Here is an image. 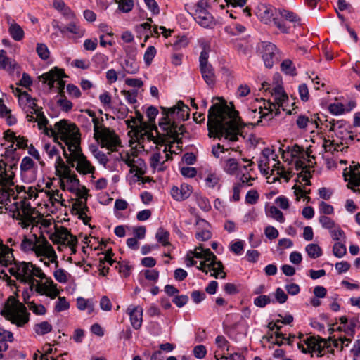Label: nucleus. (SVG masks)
Returning <instances> with one entry per match:
<instances>
[{"label": "nucleus", "mask_w": 360, "mask_h": 360, "mask_svg": "<svg viewBox=\"0 0 360 360\" xmlns=\"http://www.w3.org/2000/svg\"><path fill=\"white\" fill-rule=\"evenodd\" d=\"M238 112L230 109L226 104H213L208 110L207 129L210 137H224L230 142L238 140L240 127Z\"/></svg>", "instance_id": "1"}, {"label": "nucleus", "mask_w": 360, "mask_h": 360, "mask_svg": "<svg viewBox=\"0 0 360 360\" xmlns=\"http://www.w3.org/2000/svg\"><path fill=\"white\" fill-rule=\"evenodd\" d=\"M8 32L11 37L17 41H19L22 40L24 37V31L22 28L16 22H15L13 20L10 24L9 28H8Z\"/></svg>", "instance_id": "33"}, {"label": "nucleus", "mask_w": 360, "mask_h": 360, "mask_svg": "<svg viewBox=\"0 0 360 360\" xmlns=\"http://www.w3.org/2000/svg\"><path fill=\"white\" fill-rule=\"evenodd\" d=\"M16 91L18 93V103L20 107L26 111L27 108L30 109L31 114H35V111L42 110V108H39L37 105L36 98H32L26 91L20 92V89H16Z\"/></svg>", "instance_id": "15"}, {"label": "nucleus", "mask_w": 360, "mask_h": 360, "mask_svg": "<svg viewBox=\"0 0 360 360\" xmlns=\"http://www.w3.org/2000/svg\"><path fill=\"white\" fill-rule=\"evenodd\" d=\"M36 115V122L38 124V127L39 129H44V133L47 135H50V128H48L46 126L49 123L47 118L45 117L44 112L41 110L39 111H35Z\"/></svg>", "instance_id": "34"}, {"label": "nucleus", "mask_w": 360, "mask_h": 360, "mask_svg": "<svg viewBox=\"0 0 360 360\" xmlns=\"http://www.w3.org/2000/svg\"><path fill=\"white\" fill-rule=\"evenodd\" d=\"M0 314L12 323L21 327L29 321L26 307L13 296H9Z\"/></svg>", "instance_id": "4"}, {"label": "nucleus", "mask_w": 360, "mask_h": 360, "mask_svg": "<svg viewBox=\"0 0 360 360\" xmlns=\"http://www.w3.org/2000/svg\"><path fill=\"white\" fill-rule=\"evenodd\" d=\"M138 158L137 156L134 154H129V153H120L117 157H116L117 160L123 161L128 167L131 166L135 161V160Z\"/></svg>", "instance_id": "49"}, {"label": "nucleus", "mask_w": 360, "mask_h": 360, "mask_svg": "<svg viewBox=\"0 0 360 360\" xmlns=\"http://www.w3.org/2000/svg\"><path fill=\"white\" fill-rule=\"evenodd\" d=\"M35 238H27L26 236L24 237L21 242L20 247L21 250L24 252H33L34 248L35 247Z\"/></svg>", "instance_id": "48"}, {"label": "nucleus", "mask_w": 360, "mask_h": 360, "mask_svg": "<svg viewBox=\"0 0 360 360\" xmlns=\"http://www.w3.org/2000/svg\"><path fill=\"white\" fill-rule=\"evenodd\" d=\"M276 109V103H272L268 101V107H259L258 114L259 115V119L266 117L269 115H272L274 110Z\"/></svg>", "instance_id": "44"}, {"label": "nucleus", "mask_w": 360, "mask_h": 360, "mask_svg": "<svg viewBox=\"0 0 360 360\" xmlns=\"http://www.w3.org/2000/svg\"><path fill=\"white\" fill-rule=\"evenodd\" d=\"M330 236L336 242H346V236L343 230L341 229L339 225L330 231Z\"/></svg>", "instance_id": "40"}, {"label": "nucleus", "mask_w": 360, "mask_h": 360, "mask_svg": "<svg viewBox=\"0 0 360 360\" xmlns=\"http://www.w3.org/2000/svg\"><path fill=\"white\" fill-rule=\"evenodd\" d=\"M119 9L124 13H128L132 10L134 7L133 0H120L118 1Z\"/></svg>", "instance_id": "58"}, {"label": "nucleus", "mask_w": 360, "mask_h": 360, "mask_svg": "<svg viewBox=\"0 0 360 360\" xmlns=\"http://www.w3.org/2000/svg\"><path fill=\"white\" fill-rule=\"evenodd\" d=\"M72 237L76 236L72 235L67 228L61 226L56 229L55 233L51 235V239L54 243L67 245L72 239Z\"/></svg>", "instance_id": "22"}, {"label": "nucleus", "mask_w": 360, "mask_h": 360, "mask_svg": "<svg viewBox=\"0 0 360 360\" xmlns=\"http://www.w3.org/2000/svg\"><path fill=\"white\" fill-rule=\"evenodd\" d=\"M169 232L162 228L158 229L155 235L157 240L163 246H167L169 244Z\"/></svg>", "instance_id": "42"}, {"label": "nucleus", "mask_w": 360, "mask_h": 360, "mask_svg": "<svg viewBox=\"0 0 360 360\" xmlns=\"http://www.w3.org/2000/svg\"><path fill=\"white\" fill-rule=\"evenodd\" d=\"M305 250L309 257L312 259L318 258L322 255V250L317 244H309L306 246Z\"/></svg>", "instance_id": "38"}, {"label": "nucleus", "mask_w": 360, "mask_h": 360, "mask_svg": "<svg viewBox=\"0 0 360 360\" xmlns=\"http://www.w3.org/2000/svg\"><path fill=\"white\" fill-rule=\"evenodd\" d=\"M281 68L286 75L291 76L297 75L296 69L290 60H284L281 65Z\"/></svg>", "instance_id": "46"}, {"label": "nucleus", "mask_w": 360, "mask_h": 360, "mask_svg": "<svg viewBox=\"0 0 360 360\" xmlns=\"http://www.w3.org/2000/svg\"><path fill=\"white\" fill-rule=\"evenodd\" d=\"M238 167L239 164L235 158H229L225 161L224 170L227 174H234Z\"/></svg>", "instance_id": "41"}, {"label": "nucleus", "mask_w": 360, "mask_h": 360, "mask_svg": "<svg viewBox=\"0 0 360 360\" xmlns=\"http://www.w3.org/2000/svg\"><path fill=\"white\" fill-rule=\"evenodd\" d=\"M60 96L61 98L57 102L58 105L63 111H70L72 108V103L68 100L63 94H61Z\"/></svg>", "instance_id": "56"}, {"label": "nucleus", "mask_w": 360, "mask_h": 360, "mask_svg": "<svg viewBox=\"0 0 360 360\" xmlns=\"http://www.w3.org/2000/svg\"><path fill=\"white\" fill-rule=\"evenodd\" d=\"M193 257L206 259V261L217 259L216 255L210 249H204L202 245L197 247L192 252Z\"/></svg>", "instance_id": "32"}, {"label": "nucleus", "mask_w": 360, "mask_h": 360, "mask_svg": "<svg viewBox=\"0 0 360 360\" xmlns=\"http://www.w3.org/2000/svg\"><path fill=\"white\" fill-rule=\"evenodd\" d=\"M271 94L274 97L275 102L281 105H283V102L288 98L286 94L281 85L276 86L273 89Z\"/></svg>", "instance_id": "36"}, {"label": "nucleus", "mask_w": 360, "mask_h": 360, "mask_svg": "<svg viewBox=\"0 0 360 360\" xmlns=\"http://www.w3.org/2000/svg\"><path fill=\"white\" fill-rule=\"evenodd\" d=\"M162 157L160 153H155L153 154L150 159V163L151 167L153 169H158V170H163L162 165L165 162L164 160H162Z\"/></svg>", "instance_id": "43"}, {"label": "nucleus", "mask_w": 360, "mask_h": 360, "mask_svg": "<svg viewBox=\"0 0 360 360\" xmlns=\"http://www.w3.org/2000/svg\"><path fill=\"white\" fill-rule=\"evenodd\" d=\"M14 266L9 269L10 274L25 283L32 282L33 264L31 262H17L13 258Z\"/></svg>", "instance_id": "8"}, {"label": "nucleus", "mask_w": 360, "mask_h": 360, "mask_svg": "<svg viewBox=\"0 0 360 360\" xmlns=\"http://www.w3.org/2000/svg\"><path fill=\"white\" fill-rule=\"evenodd\" d=\"M344 177L346 181H348V188H353V187L360 186V165L350 166L349 170L347 169L344 172Z\"/></svg>", "instance_id": "20"}, {"label": "nucleus", "mask_w": 360, "mask_h": 360, "mask_svg": "<svg viewBox=\"0 0 360 360\" xmlns=\"http://www.w3.org/2000/svg\"><path fill=\"white\" fill-rule=\"evenodd\" d=\"M32 237L35 238V247L33 250L35 255L37 257L44 256L50 259V262H51V263H54L57 268L58 266L57 255L51 245L44 236L37 237L34 234Z\"/></svg>", "instance_id": "7"}, {"label": "nucleus", "mask_w": 360, "mask_h": 360, "mask_svg": "<svg viewBox=\"0 0 360 360\" xmlns=\"http://www.w3.org/2000/svg\"><path fill=\"white\" fill-rule=\"evenodd\" d=\"M276 9L271 5L260 4L257 7L256 15L265 24H269L275 18Z\"/></svg>", "instance_id": "18"}, {"label": "nucleus", "mask_w": 360, "mask_h": 360, "mask_svg": "<svg viewBox=\"0 0 360 360\" xmlns=\"http://www.w3.org/2000/svg\"><path fill=\"white\" fill-rule=\"evenodd\" d=\"M68 23L66 26H63V23L58 20L53 19L51 22V25L54 29L58 30L62 34L67 32L74 34L79 37L84 34V30L82 29L78 25V20L75 18L68 21Z\"/></svg>", "instance_id": "11"}, {"label": "nucleus", "mask_w": 360, "mask_h": 360, "mask_svg": "<svg viewBox=\"0 0 360 360\" xmlns=\"http://www.w3.org/2000/svg\"><path fill=\"white\" fill-rule=\"evenodd\" d=\"M14 173L12 171H7L6 164L3 160H0V184H13Z\"/></svg>", "instance_id": "31"}, {"label": "nucleus", "mask_w": 360, "mask_h": 360, "mask_svg": "<svg viewBox=\"0 0 360 360\" xmlns=\"http://www.w3.org/2000/svg\"><path fill=\"white\" fill-rule=\"evenodd\" d=\"M34 330L37 335H44L52 330V326L48 321H42L34 325Z\"/></svg>", "instance_id": "37"}, {"label": "nucleus", "mask_w": 360, "mask_h": 360, "mask_svg": "<svg viewBox=\"0 0 360 360\" xmlns=\"http://www.w3.org/2000/svg\"><path fill=\"white\" fill-rule=\"evenodd\" d=\"M195 226L197 231L195 238L200 241H206L212 238L210 224L205 219L197 217Z\"/></svg>", "instance_id": "17"}, {"label": "nucleus", "mask_w": 360, "mask_h": 360, "mask_svg": "<svg viewBox=\"0 0 360 360\" xmlns=\"http://www.w3.org/2000/svg\"><path fill=\"white\" fill-rule=\"evenodd\" d=\"M68 77V75L65 73L63 69L54 67L50 70L48 72L42 74L39 77V80L43 83H46L51 89L54 87V83H57V88L58 89L59 93L61 95L65 88V82L63 80V78Z\"/></svg>", "instance_id": "6"}, {"label": "nucleus", "mask_w": 360, "mask_h": 360, "mask_svg": "<svg viewBox=\"0 0 360 360\" xmlns=\"http://www.w3.org/2000/svg\"><path fill=\"white\" fill-rule=\"evenodd\" d=\"M271 302V300L268 295H259L254 300V304L258 307H264Z\"/></svg>", "instance_id": "59"}, {"label": "nucleus", "mask_w": 360, "mask_h": 360, "mask_svg": "<svg viewBox=\"0 0 360 360\" xmlns=\"http://www.w3.org/2000/svg\"><path fill=\"white\" fill-rule=\"evenodd\" d=\"M273 21L274 25L280 30L281 32L283 33L288 32L290 27L286 25L283 18L279 19L275 17L273 18Z\"/></svg>", "instance_id": "64"}, {"label": "nucleus", "mask_w": 360, "mask_h": 360, "mask_svg": "<svg viewBox=\"0 0 360 360\" xmlns=\"http://www.w3.org/2000/svg\"><path fill=\"white\" fill-rule=\"evenodd\" d=\"M259 50L265 66L268 68H272L277 51L276 46L270 42H262Z\"/></svg>", "instance_id": "14"}, {"label": "nucleus", "mask_w": 360, "mask_h": 360, "mask_svg": "<svg viewBox=\"0 0 360 360\" xmlns=\"http://www.w3.org/2000/svg\"><path fill=\"white\" fill-rule=\"evenodd\" d=\"M193 18L198 24L205 28H211L215 25L212 15L202 7L196 8Z\"/></svg>", "instance_id": "16"}, {"label": "nucleus", "mask_w": 360, "mask_h": 360, "mask_svg": "<svg viewBox=\"0 0 360 360\" xmlns=\"http://www.w3.org/2000/svg\"><path fill=\"white\" fill-rule=\"evenodd\" d=\"M9 210L13 213V218L20 221L19 224L22 228H27L36 221L34 214H37V212L25 200L14 202Z\"/></svg>", "instance_id": "5"}, {"label": "nucleus", "mask_w": 360, "mask_h": 360, "mask_svg": "<svg viewBox=\"0 0 360 360\" xmlns=\"http://www.w3.org/2000/svg\"><path fill=\"white\" fill-rule=\"evenodd\" d=\"M163 117L159 121L160 127L165 132L166 135L174 139L177 143H181V139L179 135L185 132L184 125L179 127L176 120L184 121L189 117V108L181 101L172 108L161 107Z\"/></svg>", "instance_id": "2"}, {"label": "nucleus", "mask_w": 360, "mask_h": 360, "mask_svg": "<svg viewBox=\"0 0 360 360\" xmlns=\"http://www.w3.org/2000/svg\"><path fill=\"white\" fill-rule=\"evenodd\" d=\"M259 199V194L256 190L249 191L245 196V201L250 205L255 204Z\"/></svg>", "instance_id": "63"}, {"label": "nucleus", "mask_w": 360, "mask_h": 360, "mask_svg": "<svg viewBox=\"0 0 360 360\" xmlns=\"http://www.w3.org/2000/svg\"><path fill=\"white\" fill-rule=\"evenodd\" d=\"M127 313L130 318V322L135 330L141 327L143 322V309L140 306L130 305L127 309Z\"/></svg>", "instance_id": "19"}, {"label": "nucleus", "mask_w": 360, "mask_h": 360, "mask_svg": "<svg viewBox=\"0 0 360 360\" xmlns=\"http://www.w3.org/2000/svg\"><path fill=\"white\" fill-rule=\"evenodd\" d=\"M50 136L54 137V139L60 138L71 151L72 149L79 147L80 144L77 127L65 120L56 122L54 128H50Z\"/></svg>", "instance_id": "3"}, {"label": "nucleus", "mask_w": 360, "mask_h": 360, "mask_svg": "<svg viewBox=\"0 0 360 360\" xmlns=\"http://www.w3.org/2000/svg\"><path fill=\"white\" fill-rule=\"evenodd\" d=\"M70 307L69 302L66 300L65 297H59L58 300L56 304L55 310L58 312L63 311L68 309Z\"/></svg>", "instance_id": "57"}, {"label": "nucleus", "mask_w": 360, "mask_h": 360, "mask_svg": "<svg viewBox=\"0 0 360 360\" xmlns=\"http://www.w3.org/2000/svg\"><path fill=\"white\" fill-rule=\"evenodd\" d=\"M280 165V162L278 161L273 165V169L271 170L272 174L274 172H276V174L280 177L285 179L286 181H288L290 179V173L286 172L283 167H280L278 165Z\"/></svg>", "instance_id": "51"}, {"label": "nucleus", "mask_w": 360, "mask_h": 360, "mask_svg": "<svg viewBox=\"0 0 360 360\" xmlns=\"http://www.w3.org/2000/svg\"><path fill=\"white\" fill-rule=\"evenodd\" d=\"M209 53L206 50L200 53V70L205 83L212 87L216 82V75L212 65L208 62Z\"/></svg>", "instance_id": "9"}, {"label": "nucleus", "mask_w": 360, "mask_h": 360, "mask_svg": "<svg viewBox=\"0 0 360 360\" xmlns=\"http://www.w3.org/2000/svg\"><path fill=\"white\" fill-rule=\"evenodd\" d=\"M304 342L309 350H318L319 353L321 352V347H328V340L323 338L317 339L314 336L307 337L304 340Z\"/></svg>", "instance_id": "25"}, {"label": "nucleus", "mask_w": 360, "mask_h": 360, "mask_svg": "<svg viewBox=\"0 0 360 360\" xmlns=\"http://www.w3.org/2000/svg\"><path fill=\"white\" fill-rule=\"evenodd\" d=\"M279 14L281 18L290 22H297L300 20L297 14L288 10H280Z\"/></svg>", "instance_id": "47"}, {"label": "nucleus", "mask_w": 360, "mask_h": 360, "mask_svg": "<svg viewBox=\"0 0 360 360\" xmlns=\"http://www.w3.org/2000/svg\"><path fill=\"white\" fill-rule=\"evenodd\" d=\"M122 68L127 74H136L139 70V63L134 55L129 56L122 64Z\"/></svg>", "instance_id": "29"}, {"label": "nucleus", "mask_w": 360, "mask_h": 360, "mask_svg": "<svg viewBox=\"0 0 360 360\" xmlns=\"http://www.w3.org/2000/svg\"><path fill=\"white\" fill-rule=\"evenodd\" d=\"M192 193V188L188 184H181L180 188L173 186L171 189V195L176 200H184L188 198Z\"/></svg>", "instance_id": "24"}, {"label": "nucleus", "mask_w": 360, "mask_h": 360, "mask_svg": "<svg viewBox=\"0 0 360 360\" xmlns=\"http://www.w3.org/2000/svg\"><path fill=\"white\" fill-rule=\"evenodd\" d=\"M319 121H321L320 118L316 114L314 115L311 118L300 115L297 118L296 124L299 129H305L309 124L314 126L315 128H318Z\"/></svg>", "instance_id": "27"}, {"label": "nucleus", "mask_w": 360, "mask_h": 360, "mask_svg": "<svg viewBox=\"0 0 360 360\" xmlns=\"http://www.w3.org/2000/svg\"><path fill=\"white\" fill-rule=\"evenodd\" d=\"M93 154L94 157L98 160L100 164L103 165L105 167H107L108 159L107 158V155L103 152L98 149H95L93 151Z\"/></svg>", "instance_id": "62"}, {"label": "nucleus", "mask_w": 360, "mask_h": 360, "mask_svg": "<svg viewBox=\"0 0 360 360\" xmlns=\"http://www.w3.org/2000/svg\"><path fill=\"white\" fill-rule=\"evenodd\" d=\"M13 260V250L9 248L8 246L4 245L2 240L0 239V274L4 272L3 267L11 265Z\"/></svg>", "instance_id": "21"}, {"label": "nucleus", "mask_w": 360, "mask_h": 360, "mask_svg": "<svg viewBox=\"0 0 360 360\" xmlns=\"http://www.w3.org/2000/svg\"><path fill=\"white\" fill-rule=\"evenodd\" d=\"M13 184L8 183L6 184H0V186H1V187L0 188V204L7 205V202L11 201V198L16 199L17 195L15 194L14 189L8 187V186H13Z\"/></svg>", "instance_id": "26"}, {"label": "nucleus", "mask_w": 360, "mask_h": 360, "mask_svg": "<svg viewBox=\"0 0 360 360\" xmlns=\"http://www.w3.org/2000/svg\"><path fill=\"white\" fill-rule=\"evenodd\" d=\"M75 157V162H77V171L82 174L94 173L95 168L82 153L80 146L72 150Z\"/></svg>", "instance_id": "13"}, {"label": "nucleus", "mask_w": 360, "mask_h": 360, "mask_svg": "<svg viewBox=\"0 0 360 360\" xmlns=\"http://www.w3.org/2000/svg\"><path fill=\"white\" fill-rule=\"evenodd\" d=\"M198 269L201 270L202 272L207 274L208 271H212L210 276H213L216 278H218V275L221 274L220 278H225L226 274L223 271L224 266L221 262L217 261V259L206 261H201Z\"/></svg>", "instance_id": "12"}, {"label": "nucleus", "mask_w": 360, "mask_h": 360, "mask_svg": "<svg viewBox=\"0 0 360 360\" xmlns=\"http://www.w3.org/2000/svg\"><path fill=\"white\" fill-rule=\"evenodd\" d=\"M145 278L153 282H157L159 278V271L156 269H147L143 271Z\"/></svg>", "instance_id": "61"}, {"label": "nucleus", "mask_w": 360, "mask_h": 360, "mask_svg": "<svg viewBox=\"0 0 360 360\" xmlns=\"http://www.w3.org/2000/svg\"><path fill=\"white\" fill-rule=\"evenodd\" d=\"M30 310L32 311L37 315H44L46 309L42 304H37L34 302H28L27 305Z\"/></svg>", "instance_id": "54"}, {"label": "nucleus", "mask_w": 360, "mask_h": 360, "mask_svg": "<svg viewBox=\"0 0 360 360\" xmlns=\"http://www.w3.org/2000/svg\"><path fill=\"white\" fill-rule=\"evenodd\" d=\"M18 68V63L11 58L7 56L6 51L0 50V70H4L10 73Z\"/></svg>", "instance_id": "23"}, {"label": "nucleus", "mask_w": 360, "mask_h": 360, "mask_svg": "<svg viewBox=\"0 0 360 360\" xmlns=\"http://www.w3.org/2000/svg\"><path fill=\"white\" fill-rule=\"evenodd\" d=\"M58 294L59 290L57 289L56 285L51 278L47 279L45 295L51 299H54L58 295Z\"/></svg>", "instance_id": "39"}, {"label": "nucleus", "mask_w": 360, "mask_h": 360, "mask_svg": "<svg viewBox=\"0 0 360 360\" xmlns=\"http://www.w3.org/2000/svg\"><path fill=\"white\" fill-rule=\"evenodd\" d=\"M63 174L65 175V179H66L67 184L69 185L68 191L74 192L75 190L79 187V180L77 179L75 174H71V169L70 167H65Z\"/></svg>", "instance_id": "30"}, {"label": "nucleus", "mask_w": 360, "mask_h": 360, "mask_svg": "<svg viewBox=\"0 0 360 360\" xmlns=\"http://www.w3.org/2000/svg\"><path fill=\"white\" fill-rule=\"evenodd\" d=\"M37 53L39 58L42 60L48 59L50 55L49 50L47 46L44 44H37Z\"/></svg>", "instance_id": "53"}, {"label": "nucleus", "mask_w": 360, "mask_h": 360, "mask_svg": "<svg viewBox=\"0 0 360 360\" xmlns=\"http://www.w3.org/2000/svg\"><path fill=\"white\" fill-rule=\"evenodd\" d=\"M156 54V49L153 46L147 48L144 53V61L146 65H149Z\"/></svg>", "instance_id": "55"}, {"label": "nucleus", "mask_w": 360, "mask_h": 360, "mask_svg": "<svg viewBox=\"0 0 360 360\" xmlns=\"http://www.w3.org/2000/svg\"><path fill=\"white\" fill-rule=\"evenodd\" d=\"M319 222L323 228L328 229L329 231L337 226L335 222L332 219L325 215L321 216L319 217Z\"/></svg>", "instance_id": "52"}, {"label": "nucleus", "mask_w": 360, "mask_h": 360, "mask_svg": "<svg viewBox=\"0 0 360 360\" xmlns=\"http://www.w3.org/2000/svg\"><path fill=\"white\" fill-rule=\"evenodd\" d=\"M269 214L271 217L275 219L279 222H284L285 218L283 217V214L281 210H279L276 207L271 206L269 208Z\"/></svg>", "instance_id": "60"}, {"label": "nucleus", "mask_w": 360, "mask_h": 360, "mask_svg": "<svg viewBox=\"0 0 360 360\" xmlns=\"http://www.w3.org/2000/svg\"><path fill=\"white\" fill-rule=\"evenodd\" d=\"M65 167H69L68 165L65 164L63 160H62L60 156H58L56 159L55 167H56V174L60 179H65V175L63 174V171L65 170Z\"/></svg>", "instance_id": "50"}, {"label": "nucleus", "mask_w": 360, "mask_h": 360, "mask_svg": "<svg viewBox=\"0 0 360 360\" xmlns=\"http://www.w3.org/2000/svg\"><path fill=\"white\" fill-rule=\"evenodd\" d=\"M333 253L338 258H341L345 256L347 253V248L345 243L342 241L336 242L333 247Z\"/></svg>", "instance_id": "45"}, {"label": "nucleus", "mask_w": 360, "mask_h": 360, "mask_svg": "<svg viewBox=\"0 0 360 360\" xmlns=\"http://www.w3.org/2000/svg\"><path fill=\"white\" fill-rule=\"evenodd\" d=\"M101 141V147L107 148L111 151H115L117 146L120 145V140L116 134L109 128L103 127L101 129V133L97 136Z\"/></svg>", "instance_id": "10"}, {"label": "nucleus", "mask_w": 360, "mask_h": 360, "mask_svg": "<svg viewBox=\"0 0 360 360\" xmlns=\"http://www.w3.org/2000/svg\"><path fill=\"white\" fill-rule=\"evenodd\" d=\"M133 162L134 163L129 166L130 173L134 174V176L137 177V180L140 181L141 176L146 173V165L144 160L141 158H136Z\"/></svg>", "instance_id": "28"}, {"label": "nucleus", "mask_w": 360, "mask_h": 360, "mask_svg": "<svg viewBox=\"0 0 360 360\" xmlns=\"http://www.w3.org/2000/svg\"><path fill=\"white\" fill-rule=\"evenodd\" d=\"M103 120L101 118V120L96 117V116L94 118L87 119L88 126H86V129L87 131H90L91 128V124H94V137L97 139V136L101 133V129L103 128Z\"/></svg>", "instance_id": "35"}]
</instances>
